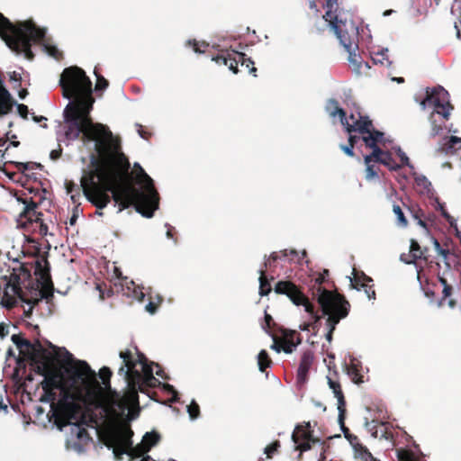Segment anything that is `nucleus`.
Instances as JSON below:
<instances>
[{"label":"nucleus","instance_id":"obj_1","mask_svg":"<svg viewBox=\"0 0 461 461\" xmlns=\"http://www.w3.org/2000/svg\"><path fill=\"white\" fill-rule=\"evenodd\" d=\"M59 85L63 96L71 100L64 110L66 139L75 140L82 134L83 141H95L100 157L96 167L80 180L84 195L96 208L95 214L103 216L101 210L113 199L118 212L134 206L142 216L151 218L159 202L154 182L139 164L134 165L133 176L119 139L107 126L93 122L90 113L95 98L90 78L82 68L69 67L63 70Z\"/></svg>","mask_w":461,"mask_h":461},{"label":"nucleus","instance_id":"obj_2","mask_svg":"<svg viewBox=\"0 0 461 461\" xmlns=\"http://www.w3.org/2000/svg\"><path fill=\"white\" fill-rule=\"evenodd\" d=\"M69 388L62 389L60 399L52 403L51 410L55 424L62 429L74 424L72 433L86 443L91 439L86 429L77 425L83 419L82 404L89 407L101 406L104 389L96 379V374L83 360H73L65 368Z\"/></svg>","mask_w":461,"mask_h":461},{"label":"nucleus","instance_id":"obj_3","mask_svg":"<svg viewBox=\"0 0 461 461\" xmlns=\"http://www.w3.org/2000/svg\"><path fill=\"white\" fill-rule=\"evenodd\" d=\"M45 34L46 31L39 28L32 20L14 24L0 13V37L9 49L17 54L23 53L29 60L34 59L31 42L41 43Z\"/></svg>","mask_w":461,"mask_h":461},{"label":"nucleus","instance_id":"obj_4","mask_svg":"<svg viewBox=\"0 0 461 461\" xmlns=\"http://www.w3.org/2000/svg\"><path fill=\"white\" fill-rule=\"evenodd\" d=\"M317 302L320 304L322 314L339 322L345 319L350 311V303L346 297L337 290L330 291L325 287L317 289Z\"/></svg>","mask_w":461,"mask_h":461},{"label":"nucleus","instance_id":"obj_5","mask_svg":"<svg viewBox=\"0 0 461 461\" xmlns=\"http://www.w3.org/2000/svg\"><path fill=\"white\" fill-rule=\"evenodd\" d=\"M328 22L346 50L358 49V29L353 22L339 20L338 14H332Z\"/></svg>","mask_w":461,"mask_h":461},{"label":"nucleus","instance_id":"obj_6","mask_svg":"<svg viewBox=\"0 0 461 461\" xmlns=\"http://www.w3.org/2000/svg\"><path fill=\"white\" fill-rule=\"evenodd\" d=\"M122 359V366L119 368L118 374L123 376H130L134 382H138V385L146 393L149 388H155L161 384L154 375L153 379L149 380L147 376H142L141 372L136 368V361L133 360V356L131 350L121 351L119 354Z\"/></svg>","mask_w":461,"mask_h":461},{"label":"nucleus","instance_id":"obj_7","mask_svg":"<svg viewBox=\"0 0 461 461\" xmlns=\"http://www.w3.org/2000/svg\"><path fill=\"white\" fill-rule=\"evenodd\" d=\"M274 291L277 294L286 295L295 305H303L305 312L314 317L316 321L320 319V316L315 312L314 305L309 301L300 287L292 281H278L275 285Z\"/></svg>","mask_w":461,"mask_h":461},{"label":"nucleus","instance_id":"obj_8","mask_svg":"<svg viewBox=\"0 0 461 461\" xmlns=\"http://www.w3.org/2000/svg\"><path fill=\"white\" fill-rule=\"evenodd\" d=\"M133 431L128 426L121 427L116 429H110L102 436V441L108 448H113L116 458H122V456L127 452L129 446V438H132Z\"/></svg>","mask_w":461,"mask_h":461},{"label":"nucleus","instance_id":"obj_9","mask_svg":"<svg viewBox=\"0 0 461 461\" xmlns=\"http://www.w3.org/2000/svg\"><path fill=\"white\" fill-rule=\"evenodd\" d=\"M277 331L279 336L271 334L274 341L271 348L276 352L284 351L286 354H291L302 343V336L296 330L281 327Z\"/></svg>","mask_w":461,"mask_h":461},{"label":"nucleus","instance_id":"obj_10","mask_svg":"<svg viewBox=\"0 0 461 461\" xmlns=\"http://www.w3.org/2000/svg\"><path fill=\"white\" fill-rule=\"evenodd\" d=\"M292 440L295 444V450H299L301 453L310 450L312 444L319 441L313 437L309 421L295 426L292 434Z\"/></svg>","mask_w":461,"mask_h":461},{"label":"nucleus","instance_id":"obj_11","mask_svg":"<svg viewBox=\"0 0 461 461\" xmlns=\"http://www.w3.org/2000/svg\"><path fill=\"white\" fill-rule=\"evenodd\" d=\"M420 105L422 109H425L427 106H434V117L436 115L441 116L442 122L448 120L450 115V111L453 109V106L449 102H442L438 95V92L435 90L432 93H429L427 91L426 97L420 102Z\"/></svg>","mask_w":461,"mask_h":461},{"label":"nucleus","instance_id":"obj_12","mask_svg":"<svg viewBox=\"0 0 461 461\" xmlns=\"http://www.w3.org/2000/svg\"><path fill=\"white\" fill-rule=\"evenodd\" d=\"M24 204L23 210L19 214V223L25 226L27 223H38L42 218V213L36 211L38 203L32 197L23 200L18 198Z\"/></svg>","mask_w":461,"mask_h":461},{"label":"nucleus","instance_id":"obj_13","mask_svg":"<svg viewBox=\"0 0 461 461\" xmlns=\"http://www.w3.org/2000/svg\"><path fill=\"white\" fill-rule=\"evenodd\" d=\"M44 264L45 266L39 260L35 262V275L40 276L42 279L43 285L41 290V295L42 298L48 300L53 296L54 286L50 278L49 262L46 258L44 259Z\"/></svg>","mask_w":461,"mask_h":461},{"label":"nucleus","instance_id":"obj_14","mask_svg":"<svg viewBox=\"0 0 461 461\" xmlns=\"http://www.w3.org/2000/svg\"><path fill=\"white\" fill-rule=\"evenodd\" d=\"M127 384L128 389L123 394L122 397H121L117 402V405L120 408H126L132 405H138L139 404V394L138 393H143L142 389L138 385V382H134L133 379L130 376H124Z\"/></svg>","mask_w":461,"mask_h":461},{"label":"nucleus","instance_id":"obj_15","mask_svg":"<svg viewBox=\"0 0 461 461\" xmlns=\"http://www.w3.org/2000/svg\"><path fill=\"white\" fill-rule=\"evenodd\" d=\"M313 360L314 354L311 349H306L302 353L296 376L298 384H303L308 380V373Z\"/></svg>","mask_w":461,"mask_h":461},{"label":"nucleus","instance_id":"obj_16","mask_svg":"<svg viewBox=\"0 0 461 461\" xmlns=\"http://www.w3.org/2000/svg\"><path fill=\"white\" fill-rule=\"evenodd\" d=\"M348 133L357 132L359 134H366L368 130L374 126L373 122L368 116H363L360 113H357V119L353 122H349L347 119V122L341 123Z\"/></svg>","mask_w":461,"mask_h":461},{"label":"nucleus","instance_id":"obj_17","mask_svg":"<svg viewBox=\"0 0 461 461\" xmlns=\"http://www.w3.org/2000/svg\"><path fill=\"white\" fill-rule=\"evenodd\" d=\"M428 248H421L416 240H411L409 259H405L404 255L401 256V259L407 264L415 263L418 259L428 260Z\"/></svg>","mask_w":461,"mask_h":461},{"label":"nucleus","instance_id":"obj_18","mask_svg":"<svg viewBox=\"0 0 461 461\" xmlns=\"http://www.w3.org/2000/svg\"><path fill=\"white\" fill-rule=\"evenodd\" d=\"M236 51H232L231 53L226 51L221 52V54L212 57V60L215 61L218 65L227 66L230 70H231L234 74L239 72L238 63L236 62Z\"/></svg>","mask_w":461,"mask_h":461},{"label":"nucleus","instance_id":"obj_19","mask_svg":"<svg viewBox=\"0 0 461 461\" xmlns=\"http://www.w3.org/2000/svg\"><path fill=\"white\" fill-rule=\"evenodd\" d=\"M62 386L61 375L57 372H48L44 380L41 382V387L44 393L55 391Z\"/></svg>","mask_w":461,"mask_h":461},{"label":"nucleus","instance_id":"obj_20","mask_svg":"<svg viewBox=\"0 0 461 461\" xmlns=\"http://www.w3.org/2000/svg\"><path fill=\"white\" fill-rule=\"evenodd\" d=\"M14 104L10 93L0 79V116L9 113Z\"/></svg>","mask_w":461,"mask_h":461},{"label":"nucleus","instance_id":"obj_21","mask_svg":"<svg viewBox=\"0 0 461 461\" xmlns=\"http://www.w3.org/2000/svg\"><path fill=\"white\" fill-rule=\"evenodd\" d=\"M384 137V132L375 129L373 126L371 130H368V132L361 135V140L365 143L366 147L371 149L379 143H383Z\"/></svg>","mask_w":461,"mask_h":461},{"label":"nucleus","instance_id":"obj_22","mask_svg":"<svg viewBox=\"0 0 461 461\" xmlns=\"http://www.w3.org/2000/svg\"><path fill=\"white\" fill-rule=\"evenodd\" d=\"M136 361V366L140 365L142 376H147L149 380L153 379V366H156L154 362H149L146 356L137 350V358H133Z\"/></svg>","mask_w":461,"mask_h":461},{"label":"nucleus","instance_id":"obj_23","mask_svg":"<svg viewBox=\"0 0 461 461\" xmlns=\"http://www.w3.org/2000/svg\"><path fill=\"white\" fill-rule=\"evenodd\" d=\"M298 257V252L295 249H284L280 252H273L269 256L267 262H265V267L271 268L273 267V264L277 261V259L290 258V260H294V258Z\"/></svg>","mask_w":461,"mask_h":461},{"label":"nucleus","instance_id":"obj_24","mask_svg":"<svg viewBox=\"0 0 461 461\" xmlns=\"http://www.w3.org/2000/svg\"><path fill=\"white\" fill-rule=\"evenodd\" d=\"M461 149V139L456 136H451L441 147V151L447 155H459Z\"/></svg>","mask_w":461,"mask_h":461},{"label":"nucleus","instance_id":"obj_25","mask_svg":"<svg viewBox=\"0 0 461 461\" xmlns=\"http://www.w3.org/2000/svg\"><path fill=\"white\" fill-rule=\"evenodd\" d=\"M346 368L347 374L353 383L361 384L364 382L363 375L361 374L362 366L359 362L352 360Z\"/></svg>","mask_w":461,"mask_h":461},{"label":"nucleus","instance_id":"obj_26","mask_svg":"<svg viewBox=\"0 0 461 461\" xmlns=\"http://www.w3.org/2000/svg\"><path fill=\"white\" fill-rule=\"evenodd\" d=\"M326 110L329 113L330 117L339 116V120L341 123L347 122V114L344 109L339 107V102L335 99H330Z\"/></svg>","mask_w":461,"mask_h":461},{"label":"nucleus","instance_id":"obj_27","mask_svg":"<svg viewBox=\"0 0 461 461\" xmlns=\"http://www.w3.org/2000/svg\"><path fill=\"white\" fill-rule=\"evenodd\" d=\"M354 276L350 279L351 282V287L354 289H357V291L360 290V286H365L368 283H373V279L366 276L363 271H357L354 269Z\"/></svg>","mask_w":461,"mask_h":461},{"label":"nucleus","instance_id":"obj_28","mask_svg":"<svg viewBox=\"0 0 461 461\" xmlns=\"http://www.w3.org/2000/svg\"><path fill=\"white\" fill-rule=\"evenodd\" d=\"M236 62L240 64L241 67L248 68L249 72L254 77H257V68L255 67L254 61L250 58H247L246 54L242 52H235Z\"/></svg>","mask_w":461,"mask_h":461},{"label":"nucleus","instance_id":"obj_29","mask_svg":"<svg viewBox=\"0 0 461 461\" xmlns=\"http://www.w3.org/2000/svg\"><path fill=\"white\" fill-rule=\"evenodd\" d=\"M126 449L127 452L125 454L133 458L140 457L149 451L142 442L133 447L131 438H129V446H127Z\"/></svg>","mask_w":461,"mask_h":461},{"label":"nucleus","instance_id":"obj_30","mask_svg":"<svg viewBox=\"0 0 461 461\" xmlns=\"http://www.w3.org/2000/svg\"><path fill=\"white\" fill-rule=\"evenodd\" d=\"M357 50L358 49H353L346 51L348 53V61L354 66V71L357 74H360L363 65L368 68L370 67L367 63H363L361 57L356 53V50Z\"/></svg>","mask_w":461,"mask_h":461},{"label":"nucleus","instance_id":"obj_31","mask_svg":"<svg viewBox=\"0 0 461 461\" xmlns=\"http://www.w3.org/2000/svg\"><path fill=\"white\" fill-rule=\"evenodd\" d=\"M338 400V410H339V422L341 425V428L347 436V432L348 429L344 425L345 413H346V400L344 397V393H340L335 396Z\"/></svg>","mask_w":461,"mask_h":461},{"label":"nucleus","instance_id":"obj_32","mask_svg":"<svg viewBox=\"0 0 461 461\" xmlns=\"http://www.w3.org/2000/svg\"><path fill=\"white\" fill-rule=\"evenodd\" d=\"M372 60L374 64H381L382 66H385L387 68H390L393 64V61L390 60L388 57V49H384L373 53Z\"/></svg>","mask_w":461,"mask_h":461},{"label":"nucleus","instance_id":"obj_33","mask_svg":"<svg viewBox=\"0 0 461 461\" xmlns=\"http://www.w3.org/2000/svg\"><path fill=\"white\" fill-rule=\"evenodd\" d=\"M452 292L453 287L450 285H445V287H443L442 297L438 301V306H442L447 299H448L447 303L450 308H455L456 306V301L453 298H450Z\"/></svg>","mask_w":461,"mask_h":461},{"label":"nucleus","instance_id":"obj_34","mask_svg":"<svg viewBox=\"0 0 461 461\" xmlns=\"http://www.w3.org/2000/svg\"><path fill=\"white\" fill-rule=\"evenodd\" d=\"M265 272V269H260L259 271V294L261 296L267 295L272 291L271 285L267 280Z\"/></svg>","mask_w":461,"mask_h":461},{"label":"nucleus","instance_id":"obj_35","mask_svg":"<svg viewBox=\"0 0 461 461\" xmlns=\"http://www.w3.org/2000/svg\"><path fill=\"white\" fill-rule=\"evenodd\" d=\"M371 149H373L372 153L365 156V158H364L365 163H368V162H377L378 163L382 159V158L384 156V154L387 153V151H384L378 146V144Z\"/></svg>","mask_w":461,"mask_h":461},{"label":"nucleus","instance_id":"obj_36","mask_svg":"<svg viewBox=\"0 0 461 461\" xmlns=\"http://www.w3.org/2000/svg\"><path fill=\"white\" fill-rule=\"evenodd\" d=\"M258 365L260 372L264 373L272 365V360L267 350L262 349L258 356Z\"/></svg>","mask_w":461,"mask_h":461},{"label":"nucleus","instance_id":"obj_37","mask_svg":"<svg viewBox=\"0 0 461 461\" xmlns=\"http://www.w3.org/2000/svg\"><path fill=\"white\" fill-rule=\"evenodd\" d=\"M160 439V436L156 431L147 432L142 438V443L146 447L150 450L152 447L156 446Z\"/></svg>","mask_w":461,"mask_h":461},{"label":"nucleus","instance_id":"obj_38","mask_svg":"<svg viewBox=\"0 0 461 461\" xmlns=\"http://www.w3.org/2000/svg\"><path fill=\"white\" fill-rule=\"evenodd\" d=\"M429 122L431 123L430 136L434 138L442 132L443 128L445 127V122H442L441 119L438 122L434 117V113H430Z\"/></svg>","mask_w":461,"mask_h":461},{"label":"nucleus","instance_id":"obj_39","mask_svg":"<svg viewBox=\"0 0 461 461\" xmlns=\"http://www.w3.org/2000/svg\"><path fill=\"white\" fill-rule=\"evenodd\" d=\"M378 163L386 166L389 168V170H391V171H397L398 169H400L402 167V166L400 164H397L394 161V159L392 157V154L389 151H387V153L384 154V156L382 158V159Z\"/></svg>","mask_w":461,"mask_h":461},{"label":"nucleus","instance_id":"obj_40","mask_svg":"<svg viewBox=\"0 0 461 461\" xmlns=\"http://www.w3.org/2000/svg\"><path fill=\"white\" fill-rule=\"evenodd\" d=\"M21 354L24 355L28 358L32 360H35L36 357V346L33 345L30 340L26 339L23 345V352Z\"/></svg>","mask_w":461,"mask_h":461},{"label":"nucleus","instance_id":"obj_41","mask_svg":"<svg viewBox=\"0 0 461 461\" xmlns=\"http://www.w3.org/2000/svg\"><path fill=\"white\" fill-rule=\"evenodd\" d=\"M409 211L412 214L413 218L417 220L418 224L423 228H427V224L424 221V212L419 208L418 206H413L411 208H409Z\"/></svg>","mask_w":461,"mask_h":461},{"label":"nucleus","instance_id":"obj_42","mask_svg":"<svg viewBox=\"0 0 461 461\" xmlns=\"http://www.w3.org/2000/svg\"><path fill=\"white\" fill-rule=\"evenodd\" d=\"M99 376L102 379L104 388H111L110 379L113 375L111 369L107 366H104L99 370Z\"/></svg>","mask_w":461,"mask_h":461},{"label":"nucleus","instance_id":"obj_43","mask_svg":"<svg viewBox=\"0 0 461 461\" xmlns=\"http://www.w3.org/2000/svg\"><path fill=\"white\" fill-rule=\"evenodd\" d=\"M325 7L327 11L323 15L324 20H329L332 14H335L338 10V0H326Z\"/></svg>","mask_w":461,"mask_h":461},{"label":"nucleus","instance_id":"obj_44","mask_svg":"<svg viewBox=\"0 0 461 461\" xmlns=\"http://www.w3.org/2000/svg\"><path fill=\"white\" fill-rule=\"evenodd\" d=\"M95 75L96 77V84H95V90H104L108 87L109 82L107 79H105L101 74L98 73L97 68H95Z\"/></svg>","mask_w":461,"mask_h":461},{"label":"nucleus","instance_id":"obj_45","mask_svg":"<svg viewBox=\"0 0 461 461\" xmlns=\"http://www.w3.org/2000/svg\"><path fill=\"white\" fill-rule=\"evenodd\" d=\"M44 49L46 52L52 58H54L57 60H59L62 59L63 54L62 52L54 45L50 44H43Z\"/></svg>","mask_w":461,"mask_h":461},{"label":"nucleus","instance_id":"obj_46","mask_svg":"<svg viewBox=\"0 0 461 461\" xmlns=\"http://www.w3.org/2000/svg\"><path fill=\"white\" fill-rule=\"evenodd\" d=\"M393 211L394 214L397 217L398 224H400L402 227L407 226L408 221H407V219L404 216V213H403L401 206L398 205V204H393Z\"/></svg>","mask_w":461,"mask_h":461},{"label":"nucleus","instance_id":"obj_47","mask_svg":"<svg viewBox=\"0 0 461 461\" xmlns=\"http://www.w3.org/2000/svg\"><path fill=\"white\" fill-rule=\"evenodd\" d=\"M329 276H330V272L328 269H323V271L318 275V276L315 278V284L318 285L316 290L320 287H322V285L324 283L329 282ZM312 294L315 295V293L313 292ZM316 295H317V293H316Z\"/></svg>","mask_w":461,"mask_h":461},{"label":"nucleus","instance_id":"obj_48","mask_svg":"<svg viewBox=\"0 0 461 461\" xmlns=\"http://www.w3.org/2000/svg\"><path fill=\"white\" fill-rule=\"evenodd\" d=\"M187 412L192 420L197 419L199 417L200 407L194 400H193L187 406Z\"/></svg>","mask_w":461,"mask_h":461},{"label":"nucleus","instance_id":"obj_49","mask_svg":"<svg viewBox=\"0 0 461 461\" xmlns=\"http://www.w3.org/2000/svg\"><path fill=\"white\" fill-rule=\"evenodd\" d=\"M188 44L193 47L194 51L196 53H203L205 52V49L209 47V44L205 41L199 42L195 40L189 41Z\"/></svg>","mask_w":461,"mask_h":461},{"label":"nucleus","instance_id":"obj_50","mask_svg":"<svg viewBox=\"0 0 461 461\" xmlns=\"http://www.w3.org/2000/svg\"><path fill=\"white\" fill-rule=\"evenodd\" d=\"M415 184L419 186H421L424 189H429L431 185V183L429 179L423 175H416L414 176Z\"/></svg>","mask_w":461,"mask_h":461},{"label":"nucleus","instance_id":"obj_51","mask_svg":"<svg viewBox=\"0 0 461 461\" xmlns=\"http://www.w3.org/2000/svg\"><path fill=\"white\" fill-rule=\"evenodd\" d=\"M339 322H337L335 320L330 319V321H326V326L328 328V332L326 334V339L330 342L332 340L333 332L336 329V326Z\"/></svg>","mask_w":461,"mask_h":461},{"label":"nucleus","instance_id":"obj_52","mask_svg":"<svg viewBox=\"0 0 461 461\" xmlns=\"http://www.w3.org/2000/svg\"><path fill=\"white\" fill-rule=\"evenodd\" d=\"M265 324L262 325V328L269 334H271V330L276 326V323L270 314L267 312H265Z\"/></svg>","mask_w":461,"mask_h":461},{"label":"nucleus","instance_id":"obj_53","mask_svg":"<svg viewBox=\"0 0 461 461\" xmlns=\"http://www.w3.org/2000/svg\"><path fill=\"white\" fill-rule=\"evenodd\" d=\"M328 384L330 388L332 390L334 395H339L340 393H343L341 385L338 381L333 380L331 377L328 376Z\"/></svg>","mask_w":461,"mask_h":461},{"label":"nucleus","instance_id":"obj_54","mask_svg":"<svg viewBox=\"0 0 461 461\" xmlns=\"http://www.w3.org/2000/svg\"><path fill=\"white\" fill-rule=\"evenodd\" d=\"M400 461H414L413 453L407 449H400L397 454Z\"/></svg>","mask_w":461,"mask_h":461},{"label":"nucleus","instance_id":"obj_55","mask_svg":"<svg viewBox=\"0 0 461 461\" xmlns=\"http://www.w3.org/2000/svg\"><path fill=\"white\" fill-rule=\"evenodd\" d=\"M372 162L365 163L366 165V179H373L378 176L377 167L371 164Z\"/></svg>","mask_w":461,"mask_h":461},{"label":"nucleus","instance_id":"obj_56","mask_svg":"<svg viewBox=\"0 0 461 461\" xmlns=\"http://www.w3.org/2000/svg\"><path fill=\"white\" fill-rule=\"evenodd\" d=\"M280 447V442L278 440L274 441L265 448V453L267 457H272V455L276 453Z\"/></svg>","mask_w":461,"mask_h":461},{"label":"nucleus","instance_id":"obj_57","mask_svg":"<svg viewBox=\"0 0 461 461\" xmlns=\"http://www.w3.org/2000/svg\"><path fill=\"white\" fill-rule=\"evenodd\" d=\"M361 289H364V291L369 300H375V291L374 289L373 284L368 283L365 286H360V290Z\"/></svg>","mask_w":461,"mask_h":461},{"label":"nucleus","instance_id":"obj_58","mask_svg":"<svg viewBox=\"0 0 461 461\" xmlns=\"http://www.w3.org/2000/svg\"><path fill=\"white\" fill-rule=\"evenodd\" d=\"M397 155L398 157L400 158L401 161H402V165L401 166H407L411 168H413V166L411 164L410 162V159L409 158L407 157V155L401 149V148L398 149L397 150Z\"/></svg>","mask_w":461,"mask_h":461},{"label":"nucleus","instance_id":"obj_59","mask_svg":"<svg viewBox=\"0 0 461 461\" xmlns=\"http://www.w3.org/2000/svg\"><path fill=\"white\" fill-rule=\"evenodd\" d=\"M11 339L20 352H23V345L26 339H23L20 334H14Z\"/></svg>","mask_w":461,"mask_h":461},{"label":"nucleus","instance_id":"obj_60","mask_svg":"<svg viewBox=\"0 0 461 461\" xmlns=\"http://www.w3.org/2000/svg\"><path fill=\"white\" fill-rule=\"evenodd\" d=\"M163 388L167 393L172 394L171 402H177L178 401L177 392L176 391L175 387L172 384H163Z\"/></svg>","mask_w":461,"mask_h":461},{"label":"nucleus","instance_id":"obj_61","mask_svg":"<svg viewBox=\"0 0 461 461\" xmlns=\"http://www.w3.org/2000/svg\"><path fill=\"white\" fill-rule=\"evenodd\" d=\"M14 166H15V168L22 173H24L26 170H30V169L33 168V166L28 162L27 163L15 162Z\"/></svg>","mask_w":461,"mask_h":461},{"label":"nucleus","instance_id":"obj_62","mask_svg":"<svg viewBox=\"0 0 461 461\" xmlns=\"http://www.w3.org/2000/svg\"><path fill=\"white\" fill-rule=\"evenodd\" d=\"M433 244H434L436 250L438 251V253L439 255L443 256L444 258L447 257V255L449 253L448 249H442L440 246V243L438 241V240L433 239Z\"/></svg>","mask_w":461,"mask_h":461},{"label":"nucleus","instance_id":"obj_63","mask_svg":"<svg viewBox=\"0 0 461 461\" xmlns=\"http://www.w3.org/2000/svg\"><path fill=\"white\" fill-rule=\"evenodd\" d=\"M162 302V298H159L158 299V303H154V302H149L147 305H146V310L147 312H149V313L153 314L156 312L159 303Z\"/></svg>","mask_w":461,"mask_h":461},{"label":"nucleus","instance_id":"obj_64","mask_svg":"<svg viewBox=\"0 0 461 461\" xmlns=\"http://www.w3.org/2000/svg\"><path fill=\"white\" fill-rule=\"evenodd\" d=\"M362 455L365 461H380L379 459L375 457L367 448H365Z\"/></svg>","mask_w":461,"mask_h":461}]
</instances>
